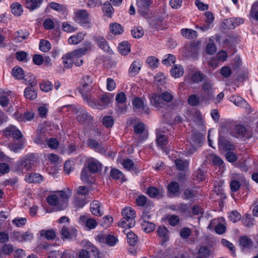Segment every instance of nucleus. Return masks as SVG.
Returning <instances> with one entry per match:
<instances>
[{
	"mask_svg": "<svg viewBox=\"0 0 258 258\" xmlns=\"http://www.w3.org/2000/svg\"><path fill=\"white\" fill-rule=\"evenodd\" d=\"M147 193L151 198H155L159 196L160 191L155 187L150 186L148 188Z\"/></svg>",
	"mask_w": 258,
	"mask_h": 258,
	"instance_id": "50",
	"label": "nucleus"
},
{
	"mask_svg": "<svg viewBox=\"0 0 258 258\" xmlns=\"http://www.w3.org/2000/svg\"><path fill=\"white\" fill-rule=\"evenodd\" d=\"M168 194L170 197H177L179 195V186L176 181L171 182L167 186Z\"/></svg>",
	"mask_w": 258,
	"mask_h": 258,
	"instance_id": "19",
	"label": "nucleus"
},
{
	"mask_svg": "<svg viewBox=\"0 0 258 258\" xmlns=\"http://www.w3.org/2000/svg\"><path fill=\"white\" fill-rule=\"evenodd\" d=\"M160 95L162 100L165 103H170L173 99V96L171 92L164 91L162 92Z\"/></svg>",
	"mask_w": 258,
	"mask_h": 258,
	"instance_id": "45",
	"label": "nucleus"
},
{
	"mask_svg": "<svg viewBox=\"0 0 258 258\" xmlns=\"http://www.w3.org/2000/svg\"><path fill=\"white\" fill-rule=\"evenodd\" d=\"M39 49L43 52H47L51 48L50 42L46 40L42 39L39 43Z\"/></svg>",
	"mask_w": 258,
	"mask_h": 258,
	"instance_id": "47",
	"label": "nucleus"
},
{
	"mask_svg": "<svg viewBox=\"0 0 258 258\" xmlns=\"http://www.w3.org/2000/svg\"><path fill=\"white\" fill-rule=\"evenodd\" d=\"M122 219L118 223L119 226L131 228L135 226L136 212L130 207H125L122 210Z\"/></svg>",
	"mask_w": 258,
	"mask_h": 258,
	"instance_id": "2",
	"label": "nucleus"
},
{
	"mask_svg": "<svg viewBox=\"0 0 258 258\" xmlns=\"http://www.w3.org/2000/svg\"><path fill=\"white\" fill-rule=\"evenodd\" d=\"M124 232L126 234L127 242L131 246H135L138 241L137 236L132 231L124 230Z\"/></svg>",
	"mask_w": 258,
	"mask_h": 258,
	"instance_id": "28",
	"label": "nucleus"
},
{
	"mask_svg": "<svg viewBox=\"0 0 258 258\" xmlns=\"http://www.w3.org/2000/svg\"><path fill=\"white\" fill-rule=\"evenodd\" d=\"M13 247L11 244H4L0 249V257L2 256V252L5 254L9 255L13 251Z\"/></svg>",
	"mask_w": 258,
	"mask_h": 258,
	"instance_id": "51",
	"label": "nucleus"
},
{
	"mask_svg": "<svg viewBox=\"0 0 258 258\" xmlns=\"http://www.w3.org/2000/svg\"><path fill=\"white\" fill-rule=\"evenodd\" d=\"M59 199L60 201H64L68 204V200L72 194V191L70 189H68L67 191L61 190L58 191Z\"/></svg>",
	"mask_w": 258,
	"mask_h": 258,
	"instance_id": "48",
	"label": "nucleus"
},
{
	"mask_svg": "<svg viewBox=\"0 0 258 258\" xmlns=\"http://www.w3.org/2000/svg\"><path fill=\"white\" fill-rule=\"evenodd\" d=\"M110 32L115 35H120L123 32V28L121 25L117 23H111L109 25Z\"/></svg>",
	"mask_w": 258,
	"mask_h": 258,
	"instance_id": "30",
	"label": "nucleus"
},
{
	"mask_svg": "<svg viewBox=\"0 0 258 258\" xmlns=\"http://www.w3.org/2000/svg\"><path fill=\"white\" fill-rule=\"evenodd\" d=\"M182 36L187 39H195L197 37V31L190 29H182L181 30Z\"/></svg>",
	"mask_w": 258,
	"mask_h": 258,
	"instance_id": "29",
	"label": "nucleus"
},
{
	"mask_svg": "<svg viewBox=\"0 0 258 258\" xmlns=\"http://www.w3.org/2000/svg\"><path fill=\"white\" fill-rule=\"evenodd\" d=\"M156 141L158 146L162 149H163L164 147L166 146L168 142L166 136L160 133H157Z\"/></svg>",
	"mask_w": 258,
	"mask_h": 258,
	"instance_id": "25",
	"label": "nucleus"
},
{
	"mask_svg": "<svg viewBox=\"0 0 258 258\" xmlns=\"http://www.w3.org/2000/svg\"><path fill=\"white\" fill-rule=\"evenodd\" d=\"M142 229L147 233L152 231L155 228V225L153 223L144 221L142 224Z\"/></svg>",
	"mask_w": 258,
	"mask_h": 258,
	"instance_id": "54",
	"label": "nucleus"
},
{
	"mask_svg": "<svg viewBox=\"0 0 258 258\" xmlns=\"http://www.w3.org/2000/svg\"><path fill=\"white\" fill-rule=\"evenodd\" d=\"M198 253L201 256L207 257L210 255L211 251L207 246H201L199 248Z\"/></svg>",
	"mask_w": 258,
	"mask_h": 258,
	"instance_id": "62",
	"label": "nucleus"
},
{
	"mask_svg": "<svg viewBox=\"0 0 258 258\" xmlns=\"http://www.w3.org/2000/svg\"><path fill=\"white\" fill-rule=\"evenodd\" d=\"M201 97L195 94L190 95L188 98V103L192 106H196L199 105Z\"/></svg>",
	"mask_w": 258,
	"mask_h": 258,
	"instance_id": "42",
	"label": "nucleus"
},
{
	"mask_svg": "<svg viewBox=\"0 0 258 258\" xmlns=\"http://www.w3.org/2000/svg\"><path fill=\"white\" fill-rule=\"evenodd\" d=\"M240 245L244 248H250L252 246V241L246 236H242L239 240Z\"/></svg>",
	"mask_w": 258,
	"mask_h": 258,
	"instance_id": "46",
	"label": "nucleus"
},
{
	"mask_svg": "<svg viewBox=\"0 0 258 258\" xmlns=\"http://www.w3.org/2000/svg\"><path fill=\"white\" fill-rule=\"evenodd\" d=\"M49 7L57 12H64L66 11V7L64 5L55 2H51L49 4Z\"/></svg>",
	"mask_w": 258,
	"mask_h": 258,
	"instance_id": "43",
	"label": "nucleus"
},
{
	"mask_svg": "<svg viewBox=\"0 0 258 258\" xmlns=\"http://www.w3.org/2000/svg\"><path fill=\"white\" fill-rule=\"evenodd\" d=\"M174 163L177 169L180 170H184L188 165V163L186 161H183L181 159H176Z\"/></svg>",
	"mask_w": 258,
	"mask_h": 258,
	"instance_id": "57",
	"label": "nucleus"
},
{
	"mask_svg": "<svg viewBox=\"0 0 258 258\" xmlns=\"http://www.w3.org/2000/svg\"><path fill=\"white\" fill-rule=\"evenodd\" d=\"M253 218L250 215L245 214L242 221L244 226L249 227L253 225Z\"/></svg>",
	"mask_w": 258,
	"mask_h": 258,
	"instance_id": "60",
	"label": "nucleus"
},
{
	"mask_svg": "<svg viewBox=\"0 0 258 258\" xmlns=\"http://www.w3.org/2000/svg\"><path fill=\"white\" fill-rule=\"evenodd\" d=\"M135 112H139L141 113H146L149 114L150 110L149 108L144 105L143 101L139 97L135 98L133 101Z\"/></svg>",
	"mask_w": 258,
	"mask_h": 258,
	"instance_id": "11",
	"label": "nucleus"
},
{
	"mask_svg": "<svg viewBox=\"0 0 258 258\" xmlns=\"http://www.w3.org/2000/svg\"><path fill=\"white\" fill-rule=\"evenodd\" d=\"M23 80V82L24 83L30 85V87L33 88L37 85L36 80L35 77L31 74H27V75H25Z\"/></svg>",
	"mask_w": 258,
	"mask_h": 258,
	"instance_id": "35",
	"label": "nucleus"
},
{
	"mask_svg": "<svg viewBox=\"0 0 258 258\" xmlns=\"http://www.w3.org/2000/svg\"><path fill=\"white\" fill-rule=\"evenodd\" d=\"M203 139V137L200 133H192L190 140V145L186 148L189 154L194 153L201 146Z\"/></svg>",
	"mask_w": 258,
	"mask_h": 258,
	"instance_id": "6",
	"label": "nucleus"
},
{
	"mask_svg": "<svg viewBox=\"0 0 258 258\" xmlns=\"http://www.w3.org/2000/svg\"><path fill=\"white\" fill-rule=\"evenodd\" d=\"M149 98L151 105L157 109L164 108L166 106V103L162 100L160 95L153 93L150 95Z\"/></svg>",
	"mask_w": 258,
	"mask_h": 258,
	"instance_id": "12",
	"label": "nucleus"
},
{
	"mask_svg": "<svg viewBox=\"0 0 258 258\" xmlns=\"http://www.w3.org/2000/svg\"><path fill=\"white\" fill-rule=\"evenodd\" d=\"M35 162V156L32 154H27L20 159L16 164V170L23 172L24 170L26 171L30 170Z\"/></svg>",
	"mask_w": 258,
	"mask_h": 258,
	"instance_id": "4",
	"label": "nucleus"
},
{
	"mask_svg": "<svg viewBox=\"0 0 258 258\" xmlns=\"http://www.w3.org/2000/svg\"><path fill=\"white\" fill-rule=\"evenodd\" d=\"M87 144L90 148L95 150L96 152L104 153L106 151V148L102 144H99L98 141L94 139H89Z\"/></svg>",
	"mask_w": 258,
	"mask_h": 258,
	"instance_id": "18",
	"label": "nucleus"
},
{
	"mask_svg": "<svg viewBox=\"0 0 258 258\" xmlns=\"http://www.w3.org/2000/svg\"><path fill=\"white\" fill-rule=\"evenodd\" d=\"M11 8L12 13L15 16H19L23 13V7L18 3H13L11 6Z\"/></svg>",
	"mask_w": 258,
	"mask_h": 258,
	"instance_id": "36",
	"label": "nucleus"
},
{
	"mask_svg": "<svg viewBox=\"0 0 258 258\" xmlns=\"http://www.w3.org/2000/svg\"><path fill=\"white\" fill-rule=\"evenodd\" d=\"M29 33L26 30H20L15 33V40L16 42H21L28 38Z\"/></svg>",
	"mask_w": 258,
	"mask_h": 258,
	"instance_id": "24",
	"label": "nucleus"
},
{
	"mask_svg": "<svg viewBox=\"0 0 258 258\" xmlns=\"http://www.w3.org/2000/svg\"><path fill=\"white\" fill-rule=\"evenodd\" d=\"M132 36L135 38H140L144 35L143 30L140 27H134L132 30Z\"/></svg>",
	"mask_w": 258,
	"mask_h": 258,
	"instance_id": "56",
	"label": "nucleus"
},
{
	"mask_svg": "<svg viewBox=\"0 0 258 258\" xmlns=\"http://www.w3.org/2000/svg\"><path fill=\"white\" fill-rule=\"evenodd\" d=\"M74 111H76L77 114V119L80 123L88 124L91 121L92 119V115L89 114L85 109L80 108L74 109Z\"/></svg>",
	"mask_w": 258,
	"mask_h": 258,
	"instance_id": "9",
	"label": "nucleus"
},
{
	"mask_svg": "<svg viewBox=\"0 0 258 258\" xmlns=\"http://www.w3.org/2000/svg\"><path fill=\"white\" fill-rule=\"evenodd\" d=\"M183 68L181 66L175 65L170 70V73L172 77L175 78H179L183 75Z\"/></svg>",
	"mask_w": 258,
	"mask_h": 258,
	"instance_id": "31",
	"label": "nucleus"
},
{
	"mask_svg": "<svg viewBox=\"0 0 258 258\" xmlns=\"http://www.w3.org/2000/svg\"><path fill=\"white\" fill-rule=\"evenodd\" d=\"M81 93H82V97L84 100L86 101L92 107L98 109H102L108 106L112 102L114 98L113 94L105 93L100 97L99 101L96 100L93 101H92L91 95L85 94L84 92Z\"/></svg>",
	"mask_w": 258,
	"mask_h": 258,
	"instance_id": "1",
	"label": "nucleus"
},
{
	"mask_svg": "<svg viewBox=\"0 0 258 258\" xmlns=\"http://www.w3.org/2000/svg\"><path fill=\"white\" fill-rule=\"evenodd\" d=\"M102 204L98 201H94L90 204V211L93 215L101 217L103 215L102 211Z\"/></svg>",
	"mask_w": 258,
	"mask_h": 258,
	"instance_id": "17",
	"label": "nucleus"
},
{
	"mask_svg": "<svg viewBox=\"0 0 258 258\" xmlns=\"http://www.w3.org/2000/svg\"><path fill=\"white\" fill-rule=\"evenodd\" d=\"M84 39V34H78L70 37L68 39V42L71 44H77L82 41Z\"/></svg>",
	"mask_w": 258,
	"mask_h": 258,
	"instance_id": "44",
	"label": "nucleus"
},
{
	"mask_svg": "<svg viewBox=\"0 0 258 258\" xmlns=\"http://www.w3.org/2000/svg\"><path fill=\"white\" fill-rule=\"evenodd\" d=\"M75 21L82 25L87 27H90L89 21V13L85 10H80L75 12Z\"/></svg>",
	"mask_w": 258,
	"mask_h": 258,
	"instance_id": "8",
	"label": "nucleus"
},
{
	"mask_svg": "<svg viewBox=\"0 0 258 258\" xmlns=\"http://www.w3.org/2000/svg\"><path fill=\"white\" fill-rule=\"evenodd\" d=\"M200 97L201 101L206 103L214 99V90L212 83L205 82L202 84Z\"/></svg>",
	"mask_w": 258,
	"mask_h": 258,
	"instance_id": "5",
	"label": "nucleus"
},
{
	"mask_svg": "<svg viewBox=\"0 0 258 258\" xmlns=\"http://www.w3.org/2000/svg\"><path fill=\"white\" fill-rule=\"evenodd\" d=\"M13 76L17 79L23 80L25 76L23 70L19 67L16 66L13 68L12 71Z\"/></svg>",
	"mask_w": 258,
	"mask_h": 258,
	"instance_id": "32",
	"label": "nucleus"
},
{
	"mask_svg": "<svg viewBox=\"0 0 258 258\" xmlns=\"http://www.w3.org/2000/svg\"><path fill=\"white\" fill-rule=\"evenodd\" d=\"M196 197V192L190 189H186L184 191L182 198L184 200L191 201Z\"/></svg>",
	"mask_w": 258,
	"mask_h": 258,
	"instance_id": "49",
	"label": "nucleus"
},
{
	"mask_svg": "<svg viewBox=\"0 0 258 258\" xmlns=\"http://www.w3.org/2000/svg\"><path fill=\"white\" fill-rule=\"evenodd\" d=\"M28 53L25 51H20L16 53L17 59L21 61H27Z\"/></svg>",
	"mask_w": 258,
	"mask_h": 258,
	"instance_id": "63",
	"label": "nucleus"
},
{
	"mask_svg": "<svg viewBox=\"0 0 258 258\" xmlns=\"http://www.w3.org/2000/svg\"><path fill=\"white\" fill-rule=\"evenodd\" d=\"M49 205L53 207L55 211L64 210L67 207V203L64 201H60L59 198L55 195H51L46 198Z\"/></svg>",
	"mask_w": 258,
	"mask_h": 258,
	"instance_id": "7",
	"label": "nucleus"
},
{
	"mask_svg": "<svg viewBox=\"0 0 258 258\" xmlns=\"http://www.w3.org/2000/svg\"><path fill=\"white\" fill-rule=\"evenodd\" d=\"M90 49V44H88L85 47L80 48L68 53V56L71 57L73 64L77 67H80L83 63L82 57Z\"/></svg>",
	"mask_w": 258,
	"mask_h": 258,
	"instance_id": "3",
	"label": "nucleus"
},
{
	"mask_svg": "<svg viewBox=\"0 0 258 258\" xmlns=\"http://www.w3.org/2000/svg\"><path fill=\"white\" fill-rule=\"evenodd\" d=\"M151 4V0H137V5L139 13L142 16L146 15Z\"/></svg>",
	"mask_w": 258,
	"mask_h": 258,
	"instance_id": "15",
	"label": "nucleus"
},
{
	"mask_svg": "<svg viewBox=\"0 0 258 258\" xmlns=\"http://www.w3.org/2000/svg\"><path fill=\"white\" fill-rule=\"evenodd\" d=\"M25 179L28 183H40L43 180V177L38 173H32L26 175Z\"/></svg>",
	"mask_w": 258,
	"mask_h": 258,
	"instance_id": "22",
	"label": "nucleus"
},
{
	"mask_svg": "<svg viewBox=\"0 0 258 258\" xmlns=\"http://www.w3.org/2000/svg\"><path fill=\"white\" fill-rule=\"evenodd\" d=\"M168 231L167 228L165 226H160L157 230L158 235L160 237L162 238L163 242L166 241L168 239Z\"/></svg>",
	"mask_w": 258,
	"mask_h": 258,
	"instance_id": "40",
	"label": "nucleus"
},
{
	"mask_svg": "<svg viewBox=\"0 0 258 258\" xmlns=\"http://www.w3.org/2000/svg\"><path fill=\"white\" fill-rule=\"evenodd\" d=\"M46 140V137L44 133H38L36 137L34 139V142L35 143L38 145L43 144L44 142Z\"/></svg>",
	"mask_w": 258,
	"mask_h": 258,
	"instance_id": "52",
	"label": "nucleus"
},
{
	"mask_svg": "<svg viewBox=\"0 0 258 258\" xmlns=\"http://www.w3.org/2000/svg\"><path fill=\"white\" fill-rule=\"evenodd\" d=\"M203 79L204 75L200 72H196L194 73L191 77V81L195 83H198L202 82Z\"/></svg>",
	"mask_w": 258,
	"mask_h": 258,
	"instance_id": "58",
	"label": "nucleus"
},
{
	"mask_svg": "<svg viewBox=\"0 0 258 258\" xmlns=\"http://www.w3.org/2000/svg\"><path fill=\"white\" fill-rule=\"evenodd\" d=\"M118 49L120 53L125 55L130 51V45L127 41H123L119 43Z\"/></svg>",
	"mask_w": 258,
	"mask_h": 258,
	"instance_id": "37",
	"label": "nucleus"
},
{
	"mask_svg": "<svg viewBox=\"0 0 258 258\" xmlns=\"http://www.w3.org/2000/svg\"><path fill=\"white\" fill-rule=\"evenodd\" d=\"M142 64L139 61H134L131 64L130 68L128 71L129 76L133 77L137 75L141 68Z\"/></svg>",
	"mask_w": 258,
	"mask_h": 258,
	"instance_id": "23",
	"label": "nucleus"
},
{
	"mask_svg": "<svg viewBox=\"0 0 258 258\" xmlns=\"http://www.w3.org/2000/svg\"><path fill=\"white\" fill-rule=\"evenodd\" d=\"M101 165L97 161H91L89 162L88 167H87L92 174L98 172Z\"/></svg>",
	"mask_w": 258,
	"mask_h": 258,
	"instance_id": "38",
	"label": "nucleus"
},
{
	"mask_svg": "<svg viewBox=\"0 0 258 258\" xmlns=\"http://www.w3.org/2000/svg\"><path fill=\"white\" fill-rule=\"evenodd\" d=\"M40 234L41 236H44L47 240H51L56 237L55 232L53 230H41L40 231Z\"/></svg>",
	"mask_w": 258,
	"mask_h": 258,
	"instance_id": "39",
	"label": "nucleus"
},
{
	"mask_svg": "<svg viewBox=\"0 0 258 258\" xmlns=\"http://www.w3.org/2000/svg\"><path fill=\"white\" fill-rule=\"evenodd\" d=\"M76 229L66 226H63L60 230V234L62 239H72L76 235Z\"/></svg>",
	"mask_w": 258,
	"mask_h": 258,
	"instance_id": "14",
	"label": "nucleus"
},
{
	"mask_svg": "<svg viewBox=\"0 0 258 258\" xmlns=\"http://www.w3.org/2000/svg\"><path fill=\"white\" fill-rule=\"evenodd\" d=\"M24 96L26 99L29 100H34L37 97V94L35 88L27 87L24 90Z\"/></svg>",
	"mask_w": 258,
	"mask_h": 258,
	"instance_id": "27",
	"label": "nucleus"
},
{
	"mask_svg": "<svg viewBox=\"0 0 258 258\" xmlns=\"http://www.w3.org/2000/svg\"><path fill=\"white\" fill-rule=\"evenodd\" d=\"M199 51V47L196 44H192L186 47L184 54L187 57L196 58Z\"/></svg>",
	"mask_w": 258,
	"mask_h": 258,
	"instance_id": "21",
	"label": "nucleus"
},
{
	"mask_svg": "<svg viewBox=\"0 0 258 258\" xmlns=\"http://www.w3.org/2000/svg\"><path fill=\"white\" fill-rule=\"evenodd\" d=\"M219 148L220 150L224 151H230L232 149V145L224 137L219 135Z\"/></svg>",
	"mask_w": 258,
	"mask_h": 258,
	"instance_id": "20",
	"label": "nucleus"
},
{
	"mask_svg": "<svg viewBox=\"0 0 258 258\" xmlns=\"http://www.w3.org/2000/svg\"><path fill=\"white\" fill-rule=\"evenodd\" d=\"M229 218L232 222L236 223L240 220L241 215L236 211H234L230 213Z\"/></svg>",
	"mask_w": 258,
	"mask_h": 258,
	"instance_id": "64",
	"label": "nucleus"
},
{
	"mask_svg": "<svg viewBox=\"0 0 258 258\" xmlns=\"http://www.w3.org/2000/svg\"><path fill=\"white\" fill-rule=\"evenodd\" d=\"M93 83V79L89 76H85L82 81V84L83 88L80 89V92L82 95L81 92H84L85 94L90 95L88 92H85V89L88 87H89Z\"/></svg>",
	"mask_w": 258,
	"mask_h": 258,
	"instance_id": "26",
	"label": "nucleus"
},
{
	"mask_svg": "<svg viewBox=\"0 0 258 258\" xmlns=\"http://www.w3.org/2000/svg\"><path fill=\"white\" fill-rule=\"evenodd\" d=\"M6 137H12L14 139L19 140L23 137L22 133L15 126L10 125L5 128L4 131Z\"/></svg>",
	"mask_w": 258,
	"mask_h": 258,
	"instance_id": "13",
	"label": "nucleus"
},
{
	"mask_svg": "<svg viewBox=\"0 0 258 258\" xmlns=\"http://www.w3.org/2000/svg\"><path fill=\"white\" fill-rule=\"evenodd\" d=\"M110 174V176L115 180L121 178L122 181L125 180L123 179V176L122 172L117 169H112Z\"/></svg>",
	"mask_w": 258,
	"mask_h": 258,
	"instance_id": "53",
	"label": "nucleus"
},
{
	"mask_svg": "<svg viewBox=\"0 0 258 258\" xmlns=\"http://www.w3.org/2000/svg\"><path fill=\"white\" fill-rule=\"evenodd\" d=\"M224 29H233L235 26L233 24V18L225 19L223 22Z\"/></svg>",
	"mask_w": 258,
	"mask_h": 258,
	"instance_id": "59",
	"label": "nucleus"
},
{
	"mask_svg": "<svg viewBox=\"0 0 258 258\" xmlns=\"http://www.w3.org/2000/svg\"><path fill=\"white\" fill-rule=\"evenodd\" d=\"M91 173L88 172V169L84 167L81 172V179L82 181L86 183L91 182Z\"/></svg>",
	"mask_w": 258,
	"mask_h": 258,
	"instance_id": "41",
	"label": "nucleus"
},
{
	"mask_svg": "<svg viewBox=\"0 0 258 258\" xmlns=\"http://www.w3.org/2000/svg\"><path fill=\"white\" fill-rule=\"evenodd\" d=\"M52 84L49 81H43L40 84V89L44 92H48L52 89Z\"/></svg>",
	"mask_w": 258,
	"mask_h": 258,
	"instance_id": "61",
	"label": "nucleus"
},
{
	"mask_svg": "<svg viewBox=\"0 0 258 258\" xmlns=\"http://www.w3.org/2000/svg\"><path fill=\"white\" fill-rule=\"evenodd\" d=\"M95 41L97 42V44L101 49L105 51H109V47L108 45L107 42L104 38L101 36H97L95 38Z\"/></svg>",
	"mask_w": 258,
	"mask_h": 258,
	"instance_id": "33",
	"label": "nucleus"
},
{
	"mask_svg": "<svg viewBox=\"0 0 258 258\" xmlns=\"http://www.w3.org/2000/svg\"><path fill=\"white\" fill-rule=\"evenodd\" d=\"M102 123L105 127H110L114 123V119L111 116H105L103 118Z\"/></svg>",
	"mask_w": 258,
	"mask_h": 258,
	"instance_id": "55",
	"label": "nucleus"
},
{
	"mask_svg": "<svg viewBox=\"0 0 258 258\" xmlns=\"http://www.w3.org/2000/svg\"><path fill=\"white\" fill-rule=\"evenodd\" d=\"M134 131L137 134H142L138 139L139 142H142L148 138V133L145 131V125L142 122H138L134 125Z\"/></svg>",
	"mask_w": 258,
	"mask_h": 258,
	"instance_id": "16",
	"label": "nucleus"
},
{
	"mask_svg": "<svg viewBox=\"0 0 258 258\" xmlns=\"http://www.w3.org/2000/svg\"><path fill=\"white\" fill-rule=\"evenodd\" d=\"M42 0H26V7L30 10H34L40 6Z\"/></svg>",
	"mask_w": 258,
	"mask_h": 258,
	"instance_id": "34",
	"label": "nucleus"
},
{
	"mask_svg": "<svg viewBox=\"0 0 258 258\" xmlns=\"http://www.w3.org/2000/svg\"><path fill=\"white\" fill-rule=\"evenodd\" d=\"M235 132L237 138L249 139L252 136V131L249 127H246L241 124H238L235 126Z\"/></svg>",
	"mask_w": 258,
	"mask_h": 258,
	"instance_id": "10",
	"label": "nucleus"
}]
</instances>
